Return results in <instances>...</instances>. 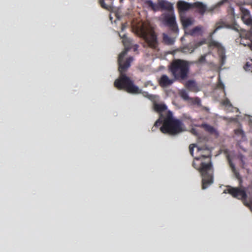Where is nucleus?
I'll return each mask as SVG.
<instances>
[{"label":"nucleus","instance_id":"cd10ccee","mask_svg":"<svg viewBox=\"0 0 252 252\" xmlns=\"http://www.w3.org/2000/svg\"><path fill=\"white\" fill-rule=\"evenodd\" d=\"M139 47V46L137 45V44H135L134 45H132V48H132L133 51L134 52L136 51L138 49V48Z\"/></svg>","mask_w":252,"mask_h":252},{"label":"nucleus","instance_id":"423d86ee","mask_svg":"<svg viewBox=\"0 0 252 252\" xmlns=\"http://www.w3.org/2000/svg\"><path fill=\"white\" fill-rule=\"evenodd\" d=\"M227 191L234 198L241 200L246 206L251 209L252 207V199L247 198V194L244 189L229 187L227 189Z\"/></svg>","mask_w":252,"mask_h":252},{"label":"nucleus","instance_id":"aec40b11","mask_svg":"<svg viewBox=\"0 0 252 252\" xmlns=\"http://www.w3.org/2000/svg\"><path fill=\"white\" fill-rule=\"evenodd\" d=\"M232 166V169H233V171L234 172V174H235L236 178L239 180L240 183L241 184L242 183V178L241 177V176H240V174L238 172H236L235 171V169L234 166L233 165V166Z\"/></svg>","mask_w":252,"mask_h":252},{"label":"nucleus","instance_id":"a211bd4d","mask_svg":"<svg viewBox=\"0 0 252 252\" xmlns=\"http://www.w3.org/2000/svg\"><path fill=\"white\" fill-rule=\"evenodd\" d=\"M202 31V27L196 26L190 31V34L194 35Z\"/></svg>","mask_w":252,"mask_h":252},{"label":"nucleus","instance_id":"6e6552de","mask_svg":"<svg viewBox=\"0 0 252 252\" xmlns=\"http://www.w3.org/2000/svg\"><path fill=\"white\" fill-rule=\"evenodd\" d=\"M240 10L242 13L241 18L244 23L248 25L252 26V18L251 17L250 11L246 8L241 7Z\"/></svg>","mask_w":252,"mask_h":252},{"label":"nucleus","instance_id":"c756f323","mask_svg":"<svg viewBox=\"0 0 252 252\" xmlns=\"http://www.w3.org/2000/svg\"><path fill=\"white\" fill-rule=\"evenodd\" d=\"M235 131L236 134H238L239 133H243V131H242L241 130H240V129H236L235 130Z\"/></svg>","mask_w":252,"mask_h":252},{"label":"nucleus","instance_id":"2eb2a0df","mask_svg":"<svg viewBox=\"0 0 252 252\" xmlns=\"http://www.w3.org/2000/svg\"><path fill=\"white\" fill-rule=\"evenodd\" d=\"M186 87L190 90H193L196 87V83L193 80H189L186 82Z\"/></svg>","mask_w":252,"mask_h":252},{"label":"nucleus","instance_id":"473e14b6","mask_svg":"<svg viewBox=\"0 0 252 252\" xmlns=\"http://www.w3.org/2000/svg\"><path fill=\"white\" fill-rule=\"evenodd\" d=\"M125 27H124V25L123 24L122 25V30L123 31Z\"/></svg>","mask_w":252,"mask_h":252},{"label":"nucleus","instance_id":"dca6fc26","mask_svg":"<svg viewBox=\"0 0 252 252\" xmlns=\"http://www.w3.org/2000/svg\"><path fill=\"white\" fill-rule=\"evenodd\" d=\"M225 24L222 22V23H217L216 29L214 30V31L211 33L210 36H212L213 34L216 33L217 31L219 30L220 29L225 27Z\"/></svg>","mask_w":252,"mask_h":252},{"label":"nucleus","instance_id":"4468645a","mask_svg":"<svg viewBox=\"0 0 252 252\" xmlns=\"http://www.w3.org/2000/svg\"><path fill=\"white\" fill-rule=\"evenodd\" d=\"M163 41L166 45H171L173 44L174 40L165 33H163Z\"/></svg>","mask_w":252,"mask_h":252},{"label":"nucleus","instance_id":"f8f14e48","mask_svg":"<svg viewBox=\"0 0 252 252\" xmlns=\"http://www.w3.org/2000/svg\"><path fill=\"white\" fill-rule=\"evenodd\" d=\"M159 5L162 9L167 10L170 12H172L173 11L172 4L168 1L162 0L159 2Z\"/></svg>","mask_w":252,"mask_h":252},{"label":"nucleus","instance_id":"72a5a7b5","mask_svg":"<svg viewBox=\"0 0 252 252\" xmlns=\"http://www.w3.org/2000/svg\"><path fill=\"white\" fill-rule=\"evenodd\" d=\"M152 131H154V130H155V129H154V127H153L152 128Z\"/></svg>","mask_w":252,"mask_h":252},{"label":"nucleus","instance_id":"393cba45","mask_svg":"<svg viewBox=\"0 0 252 252\" xmlns=\"http://www.w3.org/2000/svg\"><path fill=\"white\" fill-rule=\"evenodd\" d=\"M192 102L193 104H196L199 106H201V100L198 97L194 98L193 99Z\"/></svg>","mask_w":252,"mask_h":252},{"label":"nucleus","instance_id":"1a4fd4ad","mask_svg":"<svg viewBox=\"0 0 252 252\" xmlns=\"http://www.w3.org/2000/svg\"><path fill=\"white\" fill-rule=\"evenodd\" d=\"M176 80L174 77L170 79L167 75L163 74L159 79L158 83L161 87H166L171 85Z\"/></svg>","mask_w":252,"mask_h":252},{"label":"nucleus","instance_id":"39448f33","mask_svg":"<svg viewBox=\"0 0 252 252\" xmlns=\"http://www.w3.org/2000/svg\"><path fill=\"white\" fill-rule=\"evenodd\" d=\"M137 32L143 38L148 44L149 47L152 49H156L158 46L157 35L155 32L154 27H145L143 25L137 27Z\"/></svg>","mask_w":252,"mask_h":252},{"label":"nucleus","instance_id":"20e7f679","mask_svg":"<svg viewBox=\"0 0 252 252\" xmlns=\"http://www.w3.org/2000/svg\"><path fill=\"white\" fill-rule=\"evenodd\" d=\"M168 70L176 80H185L188 77L189 64L187 61L176 59L173 60L169 65Z\"/></svg>","mask_w":252,"mask_h":252},{"label":"nucleus","instance_id":"f03ea898","mask_svg":"<svg viewBox=\"0 0 252 252\" xmlns=\"http://www.w3.org/2000/svg\"><path fill=\"white\" fill-rule=\"evenodd\" d=\"M153 108L155 111L159 114V118L156 121L154 126L158 127L162 124L160 127L161 132L170 135H175L182 131V122L174 119L172 112L169 110L163 113L167 109L165 104L154 102Z\"/></svg>","mask_w":252,"mask_h":252},{"label":"nucleus","instance_id":"f704fd0d","mask_svg":"<svg viewBox=\"0 0 252 252\" xmlns=\"http://www.w3.org/2000/svg\"><path fill=\"white\" fill-rule=\"evenodd\" d=\"M119 36H120V37H121L122 38H123L122 37H123V36L122 37V36H121V35L119 34Z\"/></svg>","mask_w":252,"mask_h":252},{"label":"nucleus","instance_id":"f3484780","mask_svg":"<svg viewBox=\"0 0 252 252\" xmlns=\"http://www.w3.org/2000/svg\"><path fill=\"white\" fill-rule=\"evenodd\" d=\"M182 23L184 28H187L192 24V21L189 18L182 19Z\"/></svg>","mask_w":252,"mask_h":252},{"label":"nucleus","instance_id":"2f4dec72","mask_svg":"<svg viewBox=\"0 0 252 252\" xmlns=\"http://www.w3.org/2000/svg\"><path fill=\"white\" fill-rule=\"evenodd\" d=\"M153 97H154V96H153V95H150V96H149V98H150V99H153Z\"/></svg>","mask_w":252,"mask_h":252},{"label":"nucleus","instance_id":"9b49d317","mask_svg":"<svg viewBox=\"0 0 252 252\" xmlns=\"http://www.w3.org/2000/svg\"><path fill=\"white\" fill-rule=\"evenodd\" d=\"M193 8H197L198 12L201 15H204V13L207 10V7L206 5L199 1L193 3Z\"/></svg>","mask_w":252,"mask_h":252},{"label":"nucleus","instance_id":"4be33fe9","mask_svg":"<svg viewBox=\"0 0 252 252\" xmlns=\"http://www.w3.org/2000/svg\"><path fill=\"white\" fill-rule=\"evenodd\" d=\"M209 45L210 46L219 47L220 45V43H219L218 42L212 40L209 42Z\"/></svg>","mask_w":252,"mask_h":252},{"label":"nucleus","instance_id":"6ab92c4d","mask_svg":"<svg viewBox=\"0 0 252 252\" xmlns=\"http://www.w3.org/2000/svg\"><path fill=\"white\" fill-rule=\"evenodd\" d=\"M180 95L184 100H188L189 99L188 93L186 91H183L180 93Z\"/></svg>","mask_w":252,"mask_h":252},{"label":"nucleus","instance_id":"b1692460","mask_svg":"<svg viewBox=\"0 0 252 252\" xmlns=\"http://www.w3.org/2000/svg\"><path fill=\"white\" fill-rule=\"evenodd\" d=\"M196 147H197L195 144H190L189 146V153L192 157L193 156V149Z\"/></svg>","mask_w":252,"mask_h":252},{"label":"nucleus","instance_id":"9d476101","mask_svg":"<svg viewBox=\"0 0 252 252\" xmlns=\"http://www.w3.org/2000/svg\"><path fill=\"white\" fill-rule=\"evenodd\" d=\"M178 7L180 11H185L193 8V3H189L184 1L180 0L177 3Z\"/></svg>","mask_w":252,"mask_h":252},{"label":"nucleus","instance_id":"a878e982","mask_svg":"<svg viewBox=\"0 0 252 252\" xmlns=\"http://www.w3.org/2000/svg\"><path fill=\"white\" fill-rule=\"evenodd\" d=\"M244 68L247 70H250L252 68V64L247 62L244 66Z\"/></svg>","mask_w":252,"mask_h":252},{"label":"nucleus","instance_id":"ddd939ff","mask_svg":"<svg viewBox=\"0 0 252 252\" xmlns=\"http://www.w3.org/2000/svg\"><path fill=\"white\" fill-rule=\"evenodd\" d=\"M204 130L212 134H215L218 135L219 134L217 130L212 126L207 124H203L201 125Z\"/></svg>","mask_w":252,"mask_h":252},{"label":"nucleus","instance_id":"7ed1b4c3","mask_svg":"<svg viewBox=\"0 0 252 252\" xmlns=\"http://www.w3.org/2000/svg\"><path fill=\"white\" fill-rule=\"evenodd\" d=\"M197 154L192 166L201 173L202 177V189H204L213 182V167L210 159L211 151L206 147H197Z\"/></svg>","mask_w":252,"mask_h":252},{"label":"nucleus","instance_id":"c85d7f7f","mask_svg":"<svg viewBox=\"0 0 252 252\" xmlns=\"http://www.w3.org/2000/svg\"><path fill=\"white\" fill-rule=\"evenodd\" d=\"M225 56H221V63L222 64L224 63V61L225 60Z\"/></svg>","mask_w":252,"mask_h":252},{"label":"nucleus","instance_id":"c9c22d12","mask_svg":"<svg viewBox=\"0 0 252 252\" xmlns=\"http://www.w3.org/2000/svg\"><path fill=\"white\" fill-rule=\"evenodd\" d=\"M119 36H120V37H121L122 38H123L122 37H123V36L122 37V36H121V35L119 34Z\"/></svg>","mask_w":252,"mask_h":252},{"label":"nucleus","instance_id":"7c9ffc66","mask_svg":"<svg viewBox=\"0 0 252 252\" xmlns=\"http://www.w3.org/2000/svg\"><path fill=\"white\" fill-rule=\"evenodd\" d=\"M229 103V100H225V101H224L223 104H224V105H228Z\"/></svg>","mask_w":252,"mask_h":252},{"label":"nucleus","instance_id":"f257e3e1","mask_svg":"<svg viewBox=\"0 0 252 252\" xmlns=\"http://www.w3.org/2000/svg\"><path fill=\"white\" fill-rule=\"evenodd\" d=\"M122 38V42L125 49L120 54L118 57V70L120 72V76L115 81L114 86L117 89L119 90H125L128 93L139 94L141 93V91L139 88L134 85L133 82L125 74V72L130 66L131 62L133 61L132 57H129L124 60V58L128 51L132 48L131 41L130 39L127 38L125 34L123 35Z\"/></svg>","mask_w":252,"mask_h":252},{"label":"nucleus","instance_id":"e433bc0d","mask_svg":"<svg viewBox=\"0 0 252 252\" xmlns=\"http://www.w3.org/2000/svg\"><path fill=\"white\" fill-rule=\"evenodd\" d=\"M234 29H235V30H236V31H238V29H236V28H234Z\"/></svg>","mask_w":252,"mask_h":252},{"label":"nucleus","instance_id":"bb28decb","mask_svg":"<svg viewBox=\"0 0 252 252\" xmlns=\"http://www.w3.org/2000/svg\"><path fill=\"white\" fill-rule=\"evenodd\" d=\"M205 60V56H201L199 59V62L202 63Z\"/></svg>","mask_w":252,"mask_h":252},{"label":"nucleus","instance_id":"412c9836","mask_svg":"<svg viewBox=\"0 0 252 252\" xmlns=\"http://www.w3.org/2000/svg\"><path fill=\"white\" fill-rule=\"evenodd\" d=\"M146 3L148 5V6L150 7L153 10H156L157 5L152 1L148 0Z\"/></svg>","mask_w":252,"mask_h":252},{"label":"nucleus","instance_id":"5701e85b","mask_svg":"<svg viewBox=\"0 0 252 252\" xmlns=\"http://www.w3.org/2000/svg\"><path fill=\"white\" fill-rule=\"evenodd\" d=\"M99 3L100 4L101 7L104 9H108V6L105 3L104 0H98Z\"/></svg>","mask_w":252,"mask_h":252},{"label":"nucleus","instance_id":"0eeeda50","mask_svg":"<svg viewBox=\"0 0 252 252\" xmlns=\"http://www.w3.org/2000/svg\"><path fill=\"white\" fill-rule=\"evenodd\" d=\"M163 21L165 25L171 28L172 30H177V26L175 22V17L173 12L164 14Z\"/></svg>","mask_w":252,"mask_h":252}]
</instances>
